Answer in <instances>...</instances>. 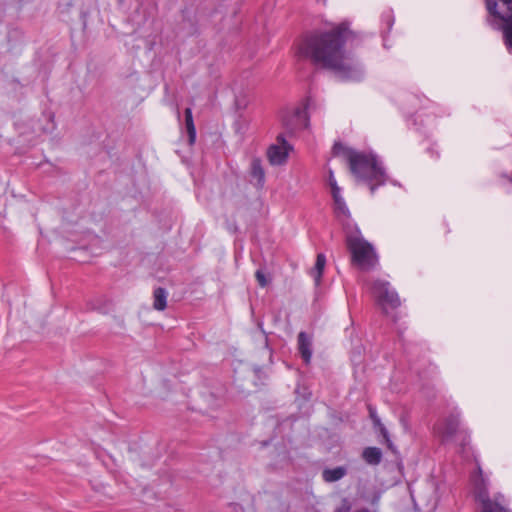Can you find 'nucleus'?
I'll use <instances>...</instances> for the list:
<instances>
[{
	"instance_id": "1",
	"label": "nucleus",
	"mask_w": 512,
	"mask_h": 512,
	"mask_svg": "<svg viewBox=\"0 0 512 512\" xmlns=\"http://www.w3.org/2000/svg\"><path fill=\"white\" fill-rule=\"evenodd\" d=\"M350 33L347 25L342 23L329 32L307 35L298 44V54L333 71L342 80L359 81L364 75L361 65L343 50Z\"/></svg>"
},
{
	"instance_id": "2",
	"label": "nucleus",
	"mask_w": 512,
	"mask_h": 512,
	"mask_svg": "<svg viewBox=\"0 0 512 512\" xmlns=\"http://www.w3.org/2000/svg\"><path fill=\"white\" fill-rule=\"evenodd\" d=\"M333 154H343L349 162L351 172L358 179L369 183L372 193L374 192L376 185H382L385 183V172L374 155L346 149L339 143L334 144Z\"/></svg>"
},
{
	"instance_id": "3",
	"label": "nucleus",
	"mask_w": 512,
	"mask_h": 512,
	"mask_svg": "<svg viewBox=\"0 0 512 512\" xmlns=\"http://www.w3.org/2000/svg\"><path fill=\"white\" fill-rule=\"evenodd\" d=\"M346 242L353 263L360 269L370 270L377 265L378 257L373 246L362 237L359 231L350 233Z\"/></svg>"
},
{
	"instance_id": "4",
	"label": "nucleus",
	"mask_w": 512,
	"mask_h": 512,
	"mask_svg": "<svg viewBox=\"0 0 512 512\" xmlns=\"http://www.w3.org/2000/svg\"><path fill=\"white\" fill-rule=\"evenodd\" d=\"M486 7L501 22L506 47L512 53V0H486Z\"/></svg>"
},
{
	"instance_id": "5",
	"label": "nucleus",
	"mask_w": 512,
	"mask_h": 512,
	"mask_svg": "<svg viewBox=\"0 0 512 512\" xmlns=\"http://www.w3.org/2000/svg\"><path fill=\"white\" fill-rule=\"evenodd\" d=\"M371 290L378 304L385 312H387L388 309H394L400 305L399 296L397 292L390 287L389 282L376 280Z\"/></svg>"
},
{
	"instance_id": "6",
	"label": "nucleus",
	"mask_w": 512,
	"mask_h": 512,
	"mask_svg": "<svg viewBox=\"0 0 512 512\" xmlns=\"http://www.w3.org/2000/svg\"><path fill=\"white\" fill-rule=\"evenodd\" d=\"M476 498L481 503L482 509L480 512H510L504 507L503 495H498L494 500L488 496L487 489L484 486L483 479L478 478L475 480Z\"/></svg>"
},
{
	"instance_id": "7",
	"label": "nucleus",
	"mask_w": 512,
	"mask_h": 512,
	"mask_svg": "<svg viewBox=\"0 0 512 512\" xmlns=\"http://www.w3.org/2000/svg\"><path fill=\"white\" fill-rule=\"evenodd\" d=\"M311 100L307 99L304 107L296 108L290 115L283 118V125L289 133H294L308 127L309 117L307 109L310 107Z\"/></svg>"
},
{
	"instance_id": "8",
	"label": "nucleus",
	"mask_w": 512,
	"mask_h": 512,
	"mask_svg": "<svg viewBox=\"0 0 512 512\" xmlns=\"http://www.w3.org/2000/svg\"><path fill=\"white\" fill-rule=\"evenodd\" d=\"M292 146L288 144L282 134L278 135L276 143L271 145L267 150V157L271 165H283L288 158Z\"/></svg>"
},
{
	"instance_id": "9",
	"label": "nucleus",
	"mask_w": 512,
	"mask_h": 512,
	"mask_svg": "<svg viewBox=\"0 0 512 512\" xmlns=\"http://www.w3.org/2000/svg\"><path fill=\"white\" fill-rule=\"evenodd\" d=\"M459 427V420L456 416H451L439 423L436 427L437 432L446 440L452 438Z\"/></svg>"
},
{
	"instance_id": "10",
	"label": "nucleus",
	"mask_w": 512,
	"mask_h": 512,
	"mask_svg": "<svg viewBox=\"0 0 512 512\" xmlns=\"http://www.w3.org/2000/svg\"><path fill=\"white\" fill-rule=\"evenodd\" d=\"M298 348L305 363L308 364L312 357L311 339L305 332L298 335Z\"/></svg>"
},
{
	"instance_id": "11",
	"label": "nucleus",
	"mask_w": 512,
	"mask_h": 512,
	"mask_svg": "<svg viewBox=\"0 0 512 512\" xmlns=\"http://www.w3.org/2000/svg\"><path fill=\"white\" fill-rule=\"evenodd\" d=\"M362 457L369 465H378L382 460V452L377 447H367L363 450Z\"/></svg>"
},
{
	"instance_id": "12",
	"label": "nucleus",
	"mask_w": 512,
	"mask_h": 512,
	"mask_svg": "<svg viewBox=\"0 0 512 512\" xmlns=\"http://www.w3.org/2000/svg\"><path fill=\"white\" fill-rule=\"evenodd\" d=\"M251 175L256 180V185L262 187L265 182V172L258 158L251 161Z\"/></svg>"
},
{
	"instance_id": "13",
	"label": "nucleus",
	"mask_w": 512,
	"mask_h": 512,
	"mask_svg": "<svg viewBox=\"0 0 512 512\" xmlns=\"http://www.w3.org/2000/svg\"><path fill=\"white\" fill-rule=\"evenodd\" d=\"M347 473V470L343 466L325 469L322 473V477L326 482H335L342 479Z\"/></svg>"
},
{
	"instance_id": "14",
	"label": "nucleus",
	"mask_w": 512,
	"mask_h": 512,
	"mask_svg": "<svg viewBox=\"0 0 512 512\" xmlns=\"http://www.w3.org/2000/svg\"><path fill=\"white\" fill-rule=\"evenodd\" d=\"M326 265V257L324 254H318L314 268L311 270V276L313 277L315 284L319 285L321 277Z\"/></svg>"
},
{
	"instance_id": "15",
	"label": "nucleus",
	"mask_w": 512,
	"mask_h": 512,
	"mask_svg": "<svg viewBox=\"0 0 512 512\" xmlns=\"http://www.w3.org/2000/svg\"><path fill=\"white\" fill-rule=\"evenodd\" d=\"M167 291L164 288L158 287L154 290L153 307L158 311H163L167 306Z\"/></svg>"
},
{
	"instance_id": "16",
	"label": "nucleus",
	"mask_w": 512,
	"mask_h": 512,
	"mask_svg": "<svg viewBox=\"0 0 512 512\" xmlns=\"http://www.w3.org/2000/svg\"><path fill=\"white\" fill-rule=\"evenodd\" d=\"M185 124H186V130H187L188 137H189V144L193 145L196 140V128L194 125L191 108H187L185 110Z\"/></svg>"
},
{
	"instance_id": "17",
	"label": "nucleus",
	"mask_w": 512,
	"mask_h": 512,
	"mask_svg": "<svg viewBox=\"0 0 512 512\" xmlns=\"http://www.w3.org/2000/svg\"><path fill=\"white\" fill-rule=\"evenodd\" d=\"M334 208L337 216L347 217L349 215V210L344 199H338L337 201H334Z\"/></svg>"
},
{
	"instance_id": "18",
	"label": "nucleus",
	"mask_w": 512,
	"mask_h": 512,
	"mask_svg": "<svg viewBox=\"0 0 512 512\" xmlns=\"http://www.w3.org/2000/svg\"><path fill=\"white\" fill-rule=\"evenodd\" d=\"M255 277H256V280H257L258 284L261 287H266L268 285L269 280L267 279L265 273L261 269H258L256 271Z\"/></svg>"
},
{
	"instance_id": "19",
	"label": "nucleus",
	"mask_w": 512,
	"mask_h": 512,
	"mask_svg": "<svg viewBox=\"0 0 512 512\" xmlns=\"http://www.w3.org/2000/svg\"><path fill=\"white\" fill-rule=\"evenodd\" d=\"M350 510V502L347 499H343L341 505L335 510V512H349Z\"/></svg>"
},
{
	"instance_id": "20",
	"label": "nucleus",
	"mask_w": 512,
	"mask_h": 512,
	"mask_svg": "<svg viewBox=\"0 0 512 512\" xmlns=\"http://www.w3.org/2000/svg\"><path fill=\"white\" fill-rule=\"evenodd\" d=\"M330 188H331L332 197H333L334 201H337L338 199H344L341 196V188L338 185L330 187Z\"/></svg>"
},
{
	"instance_id": "21",
	"label": "nucleus",
	"mask_w": 512,
	"mask_h": 512,
	"mask_svg": "<svg viewBox=\"0 0 512 512\" xmlns=\"http://www.w3.org/2000/svg\"><path fill=\"white\" fill-rule=\"evenodd\" d=\"M330 188H331L332 197H333L334 201H337L338 199H344L341 196V188L338 185L330 187Z\"/></svg>"
},
{
	"instance_id": "22",
	"label": "nucleus",
	"mask_w": 512,
	"mask_h": 512,
	"mask_svg": "<svg viewBox=\"0 0 512 512\" xmlns=\"http://www.w3.org/2000/svg\"><path fill=\"white\" fill-rule=\"evenodd\" d=\"M328 183L330 187L338 185L334 176V172L330 168L328 169Z\"/></svg>"
},
{
	"instance_id": "23",
	"label": "nucleus",
	"mask_w": 512,
	"mask_h": 512,
	"mask_svg": "<svg viewBox=\"0 0 512 512\" xmlns=\"http://www.w3.org/2000/svg\"><path fill=\"white\" fill-rule=\"evenodd\" d=\"M123 0H120V2H122Z\"/></svg>"
}]
</instances>
